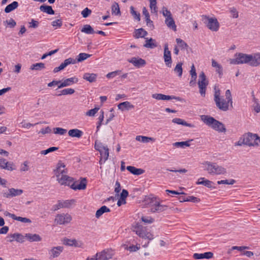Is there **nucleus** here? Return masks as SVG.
<instances>
[{
	"label": "nucleus",
	"instance_id": "obj_57",
	"mask_svg": "<svg viewBox=\"0 0 260 260\" xmlns=\"http://www.w3.org/2000/svg\"><path fill=\"white\" fill-rule=\"evenodd\" d=\"M52 25L55 27V29L60 27L62 25V22L61 19L54 20L51 23Z\"/></svg>",
	"mask_w": 260,
	"mask_h": 260
},
{
	"label": "nucleus",
	"instance_id": "obj_38",
	"mask_svg": "<svg viewBox=\"0 0 260 260\" xmlns=\"http://www.w3.org/2000/svg\"><path fill=\"white\" fill-rule=\"evenodd\" d=\"M192 140H189L188 141L184 142H177L173 144V145L177 147L184 148L185 147H189L190 146V142Z\"/></svg>",
	"mask_w": 260,
	"mask_h": 260
},
{
	"label": "nucleus",
	"instance_id": "obj_10",
	"mask_svg": "<svg viewBox=\"0 0 260 260\" xmlns=\"http://www.w3.org/2000/svg\"><path fill=\"white\" fill-rule=\"evenodd\" d=\"M72 217L69 213L58 214L55 216L54 222L59 225H66L71 221Z\"/></svg>",
	"mask_w": 260,
	"mask_h": 260
},
{
	"label": "nucleus",
	"instance_id": "obj_18",
	"mask_svg": "<svg viewBox=\"0 0 260 260\" xmlns=\"http://www.w3.org/2000/svg\"><path fill=\"white\" fill-rule=\"evenodd\" d=\"M8 241L12 242L16 241L19 243H23L24 242V236L21 234L14 233L8 235L7 237Z\"/></svg>",
	"mask_w": 260,
	"mask_h": 260
},
{
	"label": "nucleus",
	"instance_id": "obj_33",
	"mask_svg": "<svg viewBox=\"0 0 260 260\" xmlns=\"http://www.w3.org/2000/svg\"><path fill=\"white\" fill-rule=\"evenodd\" d=\"M144 46L146 48H153L157 46L155 41L150 38L148 39V38L146 39V43L144 45Z\"/></svg>",
	"mask_w": 260,
	"mask_h": 260
},
{
	"label": "nucleus",
	"instance_id": "obj_63",
	"mask_svg": "<svg viewBox=\"0 0 260 260\" xmlns=\"http://www.w3.org/2000/svg\"><path fill=\"white\" fill-rule=\"evenodd\" d=\"M128 191L125 189H123L120 194V198L123 202V204H125V199L128 196Z\"/></svg>",
	"mask_w": 260,
	"mask_h": 260
},
{
	"label": "nucleus",
	"instance_id": "obj_64",
	"mask_svg": "<svg viewBox=\"0 0 260 260\" xmlns=\"http://www.w3.org/2000/svg\"><path fill=\"white\" fill-rule=\"evenodd\" d=\"M91 13V11L88 8H85L81 12V14L84 18L87 17Z\"/></svg>",
	"mask_w": 260,
	"mask_h": 260
},
{
	"label": "nucleus",
	"instance_id": "obj_42",
	"mask_svg": "<svg viewBox=\"0 0 260 260\" xmlns=\"http://www.w3.org/2000/svg\"><path fill=\"white\" fill-rule=\"evenodd\" d=\"M212 66L216 69V71L219 75H221L222 74V68L221 66L214 59H212Z\"/></svg>",
	"mask_w": 260,
	"mask_h": 260
},
{
	"label": "nucleus",
	"instance_id": "obj_34",
	"mask_svg": "<svg viewBox=\"0 0 260 260\" xmlns=\"http://www.w3.org/2000/svg\"><path fill=\"white\" fill-rule=\"evenodd\" d=\"M172 122H173L174 123H176L177 124H180V125H182L190 127H193V125L191 124L187 123L184 120H183L181 118H175L173 119Z\"/></svg>",
	"mask_w": 260,
	"mask_h": 260
},
{
	"label": "nucleus",
	"instance_id": "obj_21",
	"mask_svg": "<svg viewBox=\"0 0 260 260\" xmlns=\"http://www.w3.org/2000/svg\"><path fill=\"white\" fill-rule=\"evenodd\" d=\"M213 255V253L211 252H207L203 253H195L193 255V257L195 259H210L212 257Z\"/></svg>",
	"mask_w": 260,
	"mask_h": 260
},
{
	"label": "nucleus",
	"instance_id": "obj_48",
	"mask_svg": "<svg viewBox=\"0 0 260 260\" xmlns=\"http://www.w3.org/2000/svg\"><path fill=\"white\" fill-rule=\"evenodd\" d=\"M253 101L254 104L252 106L253 110L257 113L260 112V105L258 103V101L255 97H253Z\"/></svg>",
	"mask_w": 260,
	"mask_h": 260
},
{
	"label": "nucleus",
	"instance_id": "obj_50",
	"mask_svg": "<svg viewBox=\"0 0 260 260\" xmlns=\"http://www.w3.org/2000/svg\"><path fill=\"white\" fill-rule=\"evenodd\" d=\"M176 41L178 47H180L181 49H184L188 47L187 44L182 39L177 38L176 39Z\"/></svg>",
	"mask_w": 260,
	"mask_h": 260
},
{
	"label": "nucleus",
	"instance_id": "obj_36",
	"mask_svg": "<svg viewBox=\"0 0 260 260\" xmlns=\"http://www.w3.org/2000/svg\"><path fill=\"white\" fill-rule=\"evenodd\" d=\"M110 211V209L107 207L106 206H103L96 211L95 216L98 218L104 213L109 212Z\"/></svg>",
	"mask_w": 260,
	"mask_h": 260
},
{
	"label": "nucleus",
	"instance_id": "obj_49",
	"mask_svg": "<svg viewBox=\"0 0 260 260\" xmlns=\"http://www.w3.org/2000/svg\"><path fill=\"white\" fill-rule=\"evenodd\" d=\"M77 63L76 59H74L73 58H69L64 60L61 64L63 65V67L65 68L68 65L71 64H75Z\"/></svg>",
	"mask_w": 260,
	"mask_h": 260
},
{
	"label": "nucleus",
	"instance_id": "obj_39",
	"mask_svg": "<svg viewBox=\"0 0 260 260\" xmlns=\"http://www.w3.org/2000/svg\"><path fill=\"white\" fill-rule=\"evenodd\" d=\"M81 31L86 34H93L95 32L92 27L89 24L84 25Z\"/></svg>",
	"mask_w": 260,
	"mask_h": 260
},
{
	"label": "nucleus",
	"instance_id": "obj_23",
	"mask_svg": "<svg viewBox=\"0 0 260 260\" xmlns=\"http://www.w3.org/2000/svg\"><path fill=\"white\" fill-rule=\"evenodd\" d=\"M197 184L198 185H203L209 188H215V187L213 186L214 183L213 182L205 179L204 177L200 178L197 182Z\"/></svg>",
	"mask_w": 260,
	"mask_h": 260
},
{
	"label": "nucleus",
	"instance_id": "obj_15",
	"mask_svg": "<svg viewBox=\"0 0 260 260\" xmlns=\"http://www.w3.org/2000/svg\"><path fill=\"white\" fill-rule=\"evenodd\" d=\"M164 58L166 66L170 68L172 62L171 54V51L169 50L168 44L167 43L164 46Z\"/></svg>",
	"mask_w": 260,
	"mask_h": 260
},
{
	"label": "nucleus",
	"instance_id": "obj_55",
	"mask_svg": "<svg viewBox=\"0 0 260 260\" xmlns=\"http://www.w3.org/2000/svg\"><path fill=\"white\" fill-rule=\"evenodd\" d=\"M53 132L55 134L63 135L67 133V131L63 128L56 127L53 129Z\"/></svg>",
	"mask_w": 260,
	"mask_h": 260
},
{
	"label": "nucleus",
	"instance_id": "obj_16",
	"mask_svg": "<svg viewBox=\"0 0 260 260\" xmlns=\"http://www.w3.org/2000/svg\"><path fill=\"white\" fill-rule=\"evenodd\" d=\"M63 250V247L61 246H58L52 247L49 251L48 254L50 258H54L58 257Z\"/></svg>",
	"mask_w": 260,
	"mask_h": 260
},
{
	"label": "nucleus",
	"instance_id": "obj_25",
	"mask_svg": "<svg viewBox=\"0 0 260 260\" xmlns=\"http://www.w3.org/2000/svg\"><path fill=\"white\" fill-rule=\"evenodd\" d=\"M26 238L30 242H39L42 240L41 237L38 234H26L24 238Z\"/></svg>",
	"mask_w": 260,
	"mask_h": 260
},
{
	"label": "nucleus",
	"instance_id": "obj_28",
	"mask_svg": "<svg viewBox=\"0 0 260 260\" xmlns=\"http://www.w3.org/2000/svg\"><path fill=\"white\" fill-rule=\"evenodd\" d=\"M68 134L71 137H76L79 138L82 136L83 132L80 129L75 128L70 129L68 132Z\"/></svg>",
	"mask_w": 260,
	"mask_h": 260
},
{
	"label": "nucleus",
	"instance_id": "obj_9",
	"mask_svg": "<svg viewBox=\"0 0 260 260\" xmlns=\"http://www.w3.org/2000/svg\"><path fill=\"white\" fill-rule=\"evenodd\" d=\"M198 84L199 88V92L202 96H205L207 86L208 85V81L206 78V76L203 72L200 73L199 76Z\"/></svg>",
	"mask_w": 260,
	"mask_h": 260
},
{
	"label": "nucleus",
	"instance_id": "obj_31",
	"mask_svg": "<svg viewBox=\"0 0 260 260\" xmlns=\"http://www.w3.org/2000/svg\"><path fill=\"white\" fill-rule=\"evenodd\" d=\"M41 11L46 13L48 14L53 15L54 14V11L52 9V7L47 5H42L40 7Z\"/></svg>",
	"mask_w": 260,
	"mask_h": 260
},
{
	"label": "nucleus",
	"instance_id": "obj_6",
	"mask_svg": "<svg viewBox=\"0 0 260 260\" xmlns=\"http://www.w3.org/2000/svg\"><path fill=\"white\" fill-rule=\"evenodd\" d=\"M133 232L140 237L151 240L153 239V235L147 231L146 227L143 226L139 222L134 223L132 226Z\"/></svg>",
	"mask_w": 260,
	"mask_h": 260
},
{
	"label": "nucleus",
	"instance_id": "obj_32",
	"mask_svg": "<svg viewBox=\"0 0 260 260\" xmlns=\"http://www.w3.org/2000/svg\"><path fill=\"white\" fill-rule=\"evenodd\" d=\"M165 21L166 24L169 28L172 29L174 31L176 30V25L173 17L169 19H165Z\"/></svg>",
	"mask_w": 260,
	"mask_h": 260
},
{
	"label": "nucleus",
	"instance_id": "obj_24",
	"mask_svg": "<svg viewBox=\"0 0 260 260\" xmlns=\"http://www.w3.org/2000/svg\"><path fill=\"white\" fill-rule=\"evenodd\" d=\"M152 97L153 99L158 100H170L172 99H176L175 96L167 95L161 93H155L153 94Z\"/></svg>",
	"mask_w": 260,
	"mask_h": 260
},
{
	"label": "nucleus",
	"instance_id": "obj_14",
	"mask_svg": "<svg viewBox=\"0 0 260 260\" xmlns=\"http://www.w3.org/2000/svg\"><path fill=\"white\" fill-rule=\"evenodd\" d=\"M0 168L12 171L16 169V167L13 162L8 161L6 159L0 157Z\"/></svg>",
	"mask_w": 260,
	"mask_h": 260
},
{
	"label": "nucleus",
	"instance_id": "obj_4",
	"mask_svg": "<svg viewBox=\"0 0 260 260\" xmlns=\"http://www.w3.org/2000/svg\"><path fill=\"white\" fill-rule=\"evenodd\" d=\"M202 120L208 126L219 132H225L226 128L223 124L213 117L207 115H202Z\"/></svg>",
	"mask_w": 260,
	"mask_h": 260
},
{
	"label": "nucleus",
	"instance_id": "obj_27",
	"mask_svg": "<svg viewBox=\"0 0 260 260\" xmlns=\"http://www.w3.org/2000/svg\"><path fill=\"white\" fill-rule=\"evenodd\" d=\"M134 107V106L130 102L127 101L121 103L118 105V109L122 111L125 110H128L133 109Z\"/></svg>",
	"mask_w": 260,
	"mask_h": 260
},
{
	"label": "nucleus",
	"instance_id": "obj_2",
	"mask_svg": "<svg viewBox=\"0 0 260 260\" xmlns=\"http://www.w3.org/2000/svg\"><path fill=\"white\" fill-rule=\"evenodd\" d=\"M57 180L61 185H70L72 182V178L68 176L65 165L61 161L58 162L56 169L54 171Z\"/></svg>",
	"mask_w": 260,
	"mask_h": 260
},
{
	"label": "nucleus",
	"instance_id": "obj_11",
	"mask_svg": "<svg viewBox=\"0 0 260 260\" xmlns=\"http://www.w3.org/2000/svg\"><path fill=\"white\" fill-rule=\"evenodd\" d=\"M245 145L248 146L258 145L260 143V138L256 134L248 133L243 136Z\"/></svg>",
	"mask_w": 260,
	"mask_h": 260
},
{
	"label": "nucleus",
	"instance_id": "obj_53",
	"mask_svg": "<svg viewBox=\"0 0 260 260\" xmlns=\"http://www.w3.org/2000/svg\"><path fill=\"white\" fill-rule=\"evenodd\" d=\"M149 1L151 13H156L157 12L156 0H149Z\"/></svg>",
	"mask_w": 260,
	"mask_h": 260
},
{
	"label": "nucleus",
	"instance_id": "obj_7",
	"mask_svg": "<svg viewBox=\"0 0 260 260\" xmlns=\"http://www.w3.org/2000/svg\"><path fill=\"white\" fill-rule=\"evenodd\" d=\"M94 148L100 152L101 155L100 164L102 165L105 163L109 157V149L107 146H104L102 143L98 141L95 142Z\"/></svg>",
	"mask_w": 260,
	"mask_h": 260
},
{
	"label": "nucleus",
	"instance_id": "obj_52",
	"mask_svg": "<svg viewBox=\"0 0 260 260\" xmlns=\"http://www.w3.org/2000/svg\"><path fill=\"white\" fill-rule=\"evenodd\" d=\"M29 162L27 160L24 161L21 165L20 167V171L21 172H26L29 169Z\"/></svg>",
	"mask_w": 260,
	"mask_h": 260
},
{
	"label": "nucleus",
	"instance_id": "obj_30",
	"mask_svg": "<svg viewBox=\"0 0 260 260\" xmlns=\"http://www.w3.org/2000/svg\"><path fill=\"white\" fill-rule=\"evenodd\" d=\"M126 169L134 175H139L142 174L144 171L141 169H137L135 167L127 166Z\"/></svg>",
	"mask_w": 260,
	"mask_h": 260
},
{
	"label": "nucleus",
	"instance_id": "obj_58",
	"mask_svg": "<svg viewBox=\"0 0 260 260\" xmlns=\"http://www.w3.org/2000/svg\"><path fill=\"white\" fill-rule=\"evenodd\" d=\"M235 182H236V181L234 179L222 180H220V181H218L217 182V183L218 184H224L233 185L235 183Z\"/></svg>",
	"mask_w": 260,
	"mask_h": 260
},
{
	"label": "nucleus",
	"instance_id": "obj_5",
	"mask_svg": "<svg viewBox=\"0 0 260 260\" xmlns=\"http://www.w3.org/2000/svg\"><path fill=\"white\" fill-rule=\"evenodd\" d=\"M145 202L152 213H160L167 208L166 206L160 204L155 198L148 197L146 199Z\"/></svg>",
	"mask_w": 260,
	"mask_h": 260
},
{
	"label": "nucleus",
	"instance_id": "obj_1",
	"mask_svg": "<svg viewBox=\"0 0 260 260\" xmlns=\"http://www.w3.org/2000/svg\"><path fill=\"white\" fill-rule=\"evenodd\" d=\"M225 99L221 96L220 89L216 87L214 88V101L217 107L221 111H226L229 109L230 106L233 107V100L231 91L226 90Z\"/></svg>",
	"mask_w": 260,
	"mask_h": 260
},
{
	"label": "nucleus",
	"instance_id": "obj_61",
	"mask_svg": "<svg viewBox=\"0 0 260 260\" xmlns=\"http://www.w3.org/2000/svg\"><path fill=\"white\" fill-rule=\"evenodd\" d=\"M58 149L57 147H50L48 149L44 150H42L41 151V154L42 155H46L49 153L52 152Z\"/></svg>",
	"mask_w": 260,
	"mask_h": 260
},
{
	"label": "nucleus",
	"instance_id": "obj_59",
	"mask_svg": "<svg viewBox=\"0 0 260 260\" xmlns=\"http://www.w3.org/2000/svg\"><path fill=\"white\" fill-rule=\"evenodd\" d=\"M15 220L20 221L23 223H30L31 222V221L29 218H27L26 217H20V216H16V217L15 218Z\"/></svg>",
	"mask_w": 260,
	"mask_h": 260
},
{
	"label": "nucleus",
	"instance_id": "obj_60",
	"mask_svg": "<svg viewBox=\"0 0 260 260\" xmlns=\"http://www.w3.org/2000/svg\"><path fill=\"white\" fill-rule=\"evenodd\" d=\"M100 108L99 107H95L94 109H91L89 111H88L86 115L88 116H94L95 114L98 112V111L99 110Z\"/></svg>",
	"mask_w": 260,
	"mask_h": 260
},
{
	"label": "nucleus",
	"instance_id": "obj_62",
	"mask_svg": "<svg viewBox=\"0 0 260 260\" xmlns=\"http://www.w3.org/2000/svg\"><path fill=\"white\" fill-rule=\"evenodd\" d=\"M28 24H29L28 27L29 28H36L38 27L39 22L38 21H37L34 19H32L31 20V21L29 22L28 23Z\"/></svg>",
	"mask_w": 260,
	"mask_h": 260
},
{
	"label": "nucleus",
	"instance_id": "obj_44",
	"mask_svg": "<svg viewBox=\"0 0 260 260\" xmlns=\"http://www.w3.org/2000/svg\"><path fill=\"white\" fill-rule=\"evenodd\" d=\"M112 13L115 15L120 14V11L118 3L115 2L112 6Z\"/></svg>",
	"mask_w": 260,
	"mask_h": 260
},
{
	"label": "nucleus",
	"instance_id": "obj_51",
	"mask_svg": "<svg viewBox=\"0 0 260 260\" xmlns=\"http://www.w3.org/2000/svg\"><path fill=\"white\" fill-rule=\"evenodd\" d=\"M161 13L162 15L165 17V19H169L170 18H172V14L170 11H169L167 8L164 7L161 10Z\"/></svg>",
	"mask_w": 260,
	"mask_h": 260
},
{
	"label": "nucleus",
	"instance_id": "obj_26",
	"mask_svg": "<svg viewBox=\"0 0 260 260\" xmlns=\"http://www.w3.org/2000/svg\"><path fill=\"white\" fill-rule=\"evenodd\" d=\"M97 75L94 73H86L83 76V78L84 80L90 83L95 81Z\"/></svg>",
	"mask_w": 260,
	"mask_h": 260
},
{
	"label": "nucleus",
	"instance_id": "obj_3",
	"mask_svg": "<svg viewBox=\"0 0 260 260\" xmlns=\"http://www.w3.org/2000/svg\"><path fill=\"white\" fill-rule=\"evenodd\" d=\"M204 170L211 175H225L227 173L226 169L216 163L205 161L202 163Z\"/></svg>",
	"mask_w": 260,
	"mask_h": 260
},
{
	"label": "nucleus",
	"instance_id": "obj_40",
	"mask_svg": "<svg viewBox=\"0 0 260 260\" xmlns=\"http://www.w3.org/2000/svg\"><path fill=\"white\" fill-rule=\"evenodd\" d=\"M76 201L75 200H62V207L63 208H70L75 203Z\"/></svg>",
	"mask_w": 260,
	"mask_h": 260
},
{
	"label": "nucleus",
	"instance_id": "obj_20",
	"mask_svg": "<svg viewBox=\"0 0 260 260\" xmlns=\"http://www.w3.org/2000/svg\"><path fill=\"white\" fill-rule=\"evenodd\" d=\"M71 188L74 190L84 189L86 186V181L85 178L83 179L80 182H72L70 185Z\"/></svg>",
	"mask_w": 260,
	"mask_h": 260
},
{
	"label": "nucleus",
	"instance_id": "obj_46",
	"mask_svg": "<svg viewBox=\"0 0 260 260\" xmlns=\"http://www.w3.org/2000/svg\"><path fill=\"white\" fill-rule=\"evenodd\" d=\"M75 92V90L72 88H65L60 91V93L58 94V96L71 95Z\"/></svg>",
	"mask_w": 260,
	"mask_h": 260
},
{
	"label": "nucleus",
	"instance_id": "obj_43",
	"mask_svg": "<svg viewBox=\"0 0 260 260\" xmlns=\"http://www.w3.org/2000/svg\"><path fill=\"white\" fill-rule=\"evenodd\" d=\"M136 139L137 141L143 143H148L150 141H154V139L152 138L142 136H137Z\"/></svg>",
	"mask_w": 260,
	"mask_h": 260
},
{
	"label": "nucleus",
	"instance_id": "obj_54",
	"mask_svg": "<svg viewBox=\"0 0 260 260\" xmlns=\"http://www.w3.org/2000/svg\"><path fill=\"white\" fill-rule=\"evenodd\" d=\"M130 12H131V14L133 16V17H134V18L135 19L137 20L138 21H140V14L139 13H137L135 10V9H134V7L131 6L130 7Z\"/></svg>",
	"mask_w": 260,
	"mask_h": 260
},
{
	"label": "nucleus",
	"instance_id": "obj_22",
	"mask_svg": "<svg viewBox=\"0 0 260 260\" xmlns=\"http://www.w3.org/2000/svg\"><path fill=\"white\" fill-rule=\"evenodd\" d=\"M128 61L132 63L135 67L138 68L145 65L146 63V62L144 59L136 57H133L131 59H128Z\"/></svg>",
	"mask_w": 260,
	"mask_h": 260
},
{
	"label": "nucleus",
	"instance_id": "obj_12",
	"mask_svg": "<svg viewBox=\"0 0 260 260\" xmlns=\"http://www.w3.org/2000/svg\"><path fill=\"white\" fill-rule=\"evenodd\" d=\"M204 23L206 24L208 28L212 31L218 30L219 27V23L215 18H210L205 16Z\"/></svg>",
	"mask_w": 260,
	"mask_h": 260
},
{
	"label": "nucleus",
	"instance_id": "obj_35",
	"mask_svg": "<svg viewBox=\"0 0 260 260\" xmlns=\"http://www.w3.org/2000/svg\"><path fill=\"white\" fill-rule=\"evenodd\" d=\"M18 7L17 2L14 1L11 4L8 5L5 9V12L7 13H10Z\"/></svg>",
	"mask_w": 260,
	"mask_h": 260
},
{
	"label": "nucleus",
	"instance_id": "obj_56",
	"mask_svg": "<svg viewBox=\"0 0 260 260\" xmlns=\"http://www.w3.org/2000/svg\"><path fill=\"white\" fill-rule=\"evenodd\" d=\"M184 201L191 202L193 203H198L200 202V199L193 197V196H188L185 199H183Z\"/></svg>",
	"mask_w": 260,
	"mask_h": 260
},
{
	"label": "nucleus",
	"instance_id": "obj_45",
	"mask_svg": "<svg viewBox=\"0 0 260 260\" xmlns=\"http://www.w3.org/2000/svg\"><path fill=\"white\" fill-rule=\"evenodd\" d=\"M91 55L85 53H81L78 56L76 59L77 62H81L87 58L89 57Z\"/></svg>",
	"mask_w": 260,
	"mask_h": 260
},
{
	"label": "nucleus",
	"instance_id": "obj_17",
	"mask_svg": "<svg viewBox=\"0 0 260 260\" xmlns=\"http://www.w3.org/2000/svg\"><path fill=\"white\" fill-rule=\"evenodd\" d=\"M78 82V79L75 76L67 78L60 81V84L58 86V88H62L64 87L71 86L74 84L77 83Z\"/></svg>",
	"mask_w": 260,
	"mask_h": 260
},
{
	"label": "nucleus",
	"instance_id": "obj_13",
	"mask_svg": "<svg viewBox=\"0 0 260 260\" xmlns=\"http://www.w3.org/2000/svg\"><path fill=\"white\" fill-rule=\"evenodd\" d=\"M114 254V251L111 249H106L96 253L99 260H108L111 258Z\"/></svg>",
	"mask_w": 260,
	"mask_h": 260
},
{
	"label": "nucleus",
	"instance_id": "obj_47",
	"mask_svg": "<svg viewBox=\"0 0 260 260\" xmlns=\"http://www.w3.org/2000/svg\"><path fill=\"white\" fill-rule=\"evenodd\" d=\"M182 63L181 62H179L177 64V65L176 66L175 68L174 69L175 73L178 74V76L179 77H181L182 75L183 70H182Z\"/></svg>",
	"mask_w": 260,
	"mask_h": 260
},
{
	"label": "nucleus",
	"instance_id": "obj_37",
	"mask_svg": "<svg viewBox=\"0 0 260 260\" xmlns=\"http://www.w3.org/2000/svg\"><path fill=\"white\" fill-rule=\"evenodd\" d=\"M45 64L43 62L36 63L35 64H32L30 67V69L31 70H35V71H41L44 69H45Z\"/></svg>",
	"mask_w": 260,
	"mask_h": 260
},
{
	"label": "nucleus",
	"instance_id": "obj_41",
	"mask_svg": "<svg viewBox=\"0 0 260 260\" xmlns=\"http://www.w3.org/2000/svg\"><path fill=\"white\" fill-rule=\"evenodd\" d=\"M147 34L146 31L143 28H139L136 30L135 37L136 38H143L146 36Z\"/></svg>",
	"mask_w": 260,
	"mask_h": 260
},
{
	"label": "nucleus",
	"instance_id": "obj_8",
	"mask_svg": "<svg viewBox=\"0 0 260 260\" xmlns=\"http://www.w3.org/2000/svg\"><path fill=\"white\" fill-rule=\"evenodd\" d=\"M230 63L232 64H239L247 63L249 64L250 54L243 53H236L234 58L229 60Z\"/></svg>",
	"mask_w": 260,
	"mask_h": 260
},
{
	"label": "nucleus",
	"instance_id": "obj_29",
	"mask_svg": "<svg viewBox=\"0 0 260 260\" xmlns=\"http://www.w3.org/2000/svg\"><path fill=\"white\" fill-rule=\"evenodd\" d=\"M23 192L22 189H15L13 188L9 189V193L6 196L7 197H15L21 194Z\"/></svg>",
	"mask_w": 260,
	"mask_h": 260
},
{
	"label": "nucleus",
	"instance_id": "obj_19",
	"mask_svg": "<svg viewBox=\"0 0 260 260\" xmlns=\"http://www.w3.org/2000/svg\"><path fill=\"white\" fill-rule=\"evenodd\" d=\"M249 65L252 67H257L260 65V53L250 54Z\"/></svg>",
	"mask_w": 260,
	"mask_h": 260
}]
</instances>
